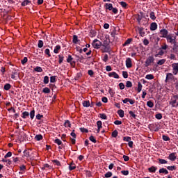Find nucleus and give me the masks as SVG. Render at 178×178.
Listing matches in <instances>:
<instances>
[{
    "mask_svg": "<svg viewBox=\"0 0 178 178\" xmlns=\"http://www.w3.org/2000/svg\"><path fill=\"white\" fill-rule=\"evenodd\" d=\"M167 40V42L169 44H176V35L173 33H169L168 35L165 38Z\"/></svg>",
    "mask_w": 178,
    "mask_h": 178,
    "instance_id": "f257e3e1",
    "label": "nucleus"
},
{
    "mask_svg": "<svg viewBox=\"0 0 178 178\" xmlns=\"http://www.w3.org/2000/svg\"><path fill=\"white\" fill-rule=\"evenodd\" d=\"M154 62L155 58L153 57V56H149L145 62V67H148V66H152Z\"/></svg>",
    "mask_w": 178,
    "mask_h": 178,
    "instance_id": "f03ea898",
    "label": "nucleus"
},
{
    "mask_svg": "<svg viewBox=\"0 0 178 178\" xmlns=\"http://www.w3.org/2000/svg\"><path fill=\"white\" fill-rule=\"evenodd\" d=\"M92 45L93 48H95V49H99L101 45H102V42H101V41L98 40L97 39H95L93 40Z\"/></svg>",
    "mask_w": 178,
    "mask_h": 178,
    "instance_id": "7ed1b4c3",
    "label": "nucleus"
},
{
    "mask_svg": "<svg viewBox=\"0 0 178 178\" xmlns=\"http://www.w3.org/2000/svg\"><path fill=\"white\" fill-rule=\"evenodd\" d=\"M172 74L174 76L177 75L178 73V63H174L172 64Z\"/></svg>",
    "mask_w": 178,
    "mask_h": 178,
    "instance_id": "20e7f679",
    "label": "nucleus"
},
{
    "mask_svg": "<svg viewBox=\"0 0 178 178\" xmlns=\"http://www.w3.org/2000/svg\"><path fill=\"white\" fill-rule=\"evenodd\" d=\"M160 34L162 38H166L169 35V31L166 29H161L160 31Z\"/></svg>",
    "mask_w": 178,
    "mask_h": 178,
    "instance_id": "39448f33",
    "label": "nucleus"
},
{
    "mask_svg": "<svg viewBox=\"0 0 178 178\" xmlns=\"http://www.w3.org/2000/svg\"><path fill=\"white\" fill-rule=\"evenodd\" d=\"M70 136L73 137V138H70L72 144H76V134L74 133V130H72V133L70 134Z\"/></svg>",
    "mask_w": 178,
    "mask_h": 178,
    "instance_id": "423d86ee",
    "label": "nucleus"
},
{
    "mask_svg": "<svg viewBox=\"0 0 178 178\" xmlns=\"http://www.w3.org/2000/svg\"><path fill=\"white\" fill-rule=\"evenodd\" d=\"M173 79H175V76H173V74L167 73L166 78H165V83H168V81H169V80H173Z\"/></svg>",
    "mask_w": 178,
    "mask_h": 178,
    "instance_id": "0eeeda50",
    "label": "nucleus"
},
{
    "mask_svg": "<svg viewBox=\"0 0 178 178\" xmlns=\"http://www.w3.org/2000/svg\"><path fill=\"white\" fill-rule=\"evenodd\" d=\"M156 29H158V24H156V22H152L150 24L151 31H155V30H156Z\"/></svg>",
    "mask_w": 178,
    "mask_h": 178,
    "instance_id": "6e6552de",
    "label": "nucleus"
},
{
    "mask_svg": "<svg viewBox=\"0 0 178 178\" xmlns=\"http://www.w3.org/2000/svg\"><path fill=\"white\" fill-rule=\"evenodd\" d=\"M126 66L128 69H130L131 66H133V64L131 63V58H128L126 60Z\"/></svg>",
    "mask_w": 178,
    "mask_h": 178,
    "instance_id": "1a4fd4ad",
    "label": "nucleus"
},
{
    "mask_svg": "<svg viewBox=\"0 0 178 178\" xmlns=\"http://www.w3.org/2000/svg\"><path fill=\"white\" fill-rule=\"evenodd\" d=\"M176 158H177L176 153H175V152L170 154V155L168 156V159H170V161H176Z\"/></svg>",
    "mask_w": 178,
    "mask_h": 178,
    "instance_id": "9d476101",
    "label": "nucleus"
},
{
    "mask_svg": "<svg viewBox=\"0 0 178 178\" xmlns=\"http://www.w3.org/2000/svg\"><path fill=\"white\" fill-rule=\"evenodd\" d=\"M108 76H109V77H114V79H119V74H118L115 72L108 73Z\"/></svg>",
    "mask_w": 178,
    "mask_h": 178,
    "instance_id": "9b49d317",
    "label": "nucleus"
},
{
    "mask_svg": "<svg viewBox=\"0 0 178 178\" xmlns=\"http://www.w3.org/2000/svg\"><path fill=\"white\" fill-rule=\"evenodd\" d=\"M30 154H31V150L30 149L24 151V156H26V158H30Z\"/></svg>",
    "mask_w": 178,
    "mask_h": 178,
    "instance_id": "f8f14e48",
    "label": "nucleus"
},
{
    "mask_svg": "<svg viewBox=\"0 0 178 178\" xmlns=\"http://www.w3.org/2000/svg\"><path fill=\"white\" fill-rule=\"evenodd\" d=\"M166 52V51L162 50V49H159V51L157 54H155L154 56L155 58H157V56H162L163 55L165 54V53Z\"/></svg>",
    "mask_w": 178,
    "mask_h": 178,
    "instance_id": "ddd939ff",
    "label": "nucleus"
},
{
    "mask_svg": "<svg viewBox=\"0 0 178 178\" xmlns=\"http://www.w3.org/2000/svg\"><path fill=\"white\" fill-rule=\"evenodd\" d=\"M172 51L178 55V45L176 43L173 44Z\"/></svg>",
    "mask_w": 178,
    "mask_h": 178,
    "instance_id": "4468645a",
    "label": "nucleus"
},
{
    "mask_svg": "<svg viewBox=\"0 0 178 178\" xmlns=\"http://www.w3.org/2000/svg\"><path fill=\"white\" fill-rule=\"evenodd\" d=\"M105 8H106V9H108V10H112V9H113V6L112 5V3H106L105 4Z\"/></svg>",
    "mask_w": 178,
    "mask_h": 178,
    "instance_id": "2eb2a0df",
    "label": "nucleus"
},
{
    "mask_svg": "<svg viewBox=\"0 0 178 178\" xmlns=\"http://www.w3.org/2000/svg\"><path fill=\"white\" fill-rule=\"evenodd\" d=\"M156 169H158L156 167L152 166L148 168V170L150 173H155V172H156Z\"/></svg>",
    "mask_w": 178,
    "mask_h": 178,
    "instance_id": "dca6fc26",
    "label": "nucleus"
},
{
    "mask_svg": "<svg viewBox=\"0 0 178 178\" xmlns=\"http://www.w3.org/2000/svg\"><path fill=\"white\" fill-rule=\"evenodd\" d=\"M159 173H163L164 175H168V173H169V171H168V170H166V168H161L159 170Z\"/></svg>",
    "mask_w": 178,
    "mask_h": 178,
    "instance_id": "f3484780",
    "label": "nucleus"
},
{
    "mask_svg": "<svg viewBox=\"0 0 178 178\" xmlns=\"http://www.w3.org/2000/svg\"><path fill=\"white\" fill-rule=\"evenodd\" d=\"M118 113L120 118H124V111L123 110H122V109L119 110L118 111Z\"/></svg>",
    "mask_w": 178,
    "mask_h": 178,
    "instance_id": "a211bd4d",
    "label": "nucleus"
},
{
    "mask_svg": "<svg viewBox=\"0 0 178 178\" xmlns=\"http://www.w3.org/2000/svg\"><path fill=\"white\" fill-rule=\"evenodd\" d=\"M59 51H60V45H56L54 50V54H58Z\"/></svg>",
    "mask_w": 178,
    "mask_h": 178,
    "instance_id": "6ab92c4d",
    "label": "nucleus"
},
{
    "mask_svg": "<svg viewBox=\"0 0 178 178\" xmlns=\"http://www.w3.org/2000/svg\"><path fill=\"white\" fill-rule=\"evenodd\" d=\"M72 42H73L74 44H77V42H79V38L77 37L76 35H73Z\"/></svg>",
    "mask_w": 178,
    "mask_h": 178,
    "instance_id": "aec40b11",
    "label": "nucleus"
},
{
    "mask_svg": "<svg viewBox=\"0 0 178 178\" xmlns=\"http://www.w3.org/2000/svg\"><path fill=\"white\" fill-rule=\"evenodd\" d=\"M65 127H72V124H70V121L69 120H65L64 123Z\"/></svg>",
    "mask_w": 178,
    "mask_h": 178,
    "instance_id": "412c9836",
    "label": "nucleus"
},
{
    "mask_svg": "<svg viewBox=\"0 0 178 178\" xmlns=\"http://www.w3.org/2000/svg\"><path fill=\"white\" fill-rule=\"evenodd\" d=\"M42 92H44V94H49V92H51V89L49 88H44L42 90Z\"/></svg>",
    "mask_w": 178,
    "mask_h": 178,
    "instance_id": "4be33fe9",
    "label": "nucleus"
},
{
    "mask_svg": "<svg viewBox=\"0 0 178 178\" xmlns=\"http://www.w3.org/2000/svg\"><path fill=\"white\" fill-rule=\"evenodd\" d=\"M131 41H133V39H131V38L127 39L125 41V42L123 44V47H126V45H129V44H130L131 42Z\"/></svg>",
    "mask_w": 178,
    "mask_h": 178,
    "instance_id": "5701e85b",
    "label": "nucleus"
},
{
    "mask_svg": "<svg viewBox=\"0 0 178 178\" xmlns=\"http://www.w3.org/2000/svg\"><path fill=\"white\" fill-rule=\"evenodd\" d=\"M43 83L44 84H48L49 83V77H48V76L44 77Z\"/></svg>",
    "mask_w": 178,
    "mask_h": 178,
    "instance_id": "b1692460",
    "label": "nucleus"
},
{
    "mask_svg": "<svg viewBox=\"0 0 178 178\" xmlns=\"http://www.w3.org/2000/svg\"><path fill=\"white\" fill-rule=\"evenodd\" d=\"M159 162L161 165H165V164L168 163V161H166L165 159H159Z\"/></svg>",
    "mask_w": 178,
    "mask_h": 178,
    "instance_id": "393cba45",
    "label": "nucleus"
},
{
    "mask_svg": "<svg viewBox=\"0 0 178 178\" xmlns=\"http://www.w3.org/2000/svg\"><path fill=\"white\" fill-rule=\"evenodd\" d=\"M58 63L60 65L63 63V59H65V57L63 56L58 55Z\"/></svg>",
    "mask_w": 178,
    "mask_h": 178,
    "instance_id": "a878e982",
    "label": "nucleus"
},
{
    "mask_svg": "<svg viewBox=\"0 0 178 178\" xmlns=\"http://www.w3.org/2000/svg\"><path fill=\"white\" fill-rule=\"evenodd\" d=\"M110 49V47H103V48H102V52H108Z\"/></svg>",
    "mask_w": 178,
    "mask_h": 178,
    "instance_id": "bb28decb",
    "label": "nucleus"
},
{
    "mask_svg": "<svg viewBox=\"0 0 178 178\" xmlns=\"http://www.w3.org/2000/svg\"><path fill=\"white\" fill-rule=\"evenodd\" d=\"M35 139L37 141H40V140H42V135H41V134L36 135V136H35Z\"/></svg>",
    "mask_w": 178,
    "mask_h": 178,
    "instance_id": "cd10ccee",
    "label": "nucleus"
},
{
    "mask_svg": "<svg viewBox=\"0 0 178 178\" xmlns=\"http://www.w3.org/2000/svg\"><path fill=\"white\" fill-rule=\"evenodd\" d=\"M165 62H166V60L161 59L157 62V65H159V66H162V65H163Z\"/></svg>",
    "mask_w": 178,
    "mask_h": 178,
    "instance_id": "c85d7f7f",
    "label": "nucleus"
},
{
    "mask_svg": "<svg viewBox=\"0 0 178 178\" xmlns=\"http://www.w3.org/2000/svg\"><path fill=\"white\" fill-rule=\"evenodd\" d=\"M145 79H147V80H154V75L153 74H147L145 76Z\"/></svg>",
    "mask_w": 178,
    "mask_h": 178,
    "instance_id": "c756f323",
    "label": "nucleus"
},
{
    "mask_svg": "<svg viewBox=\"0 0 178 178\" xmlns=\"http://www.w3.org/2000/svg\"><path fill=\"white\" fill-rule=\"evenodd\" d=\"M12 87V86H10V83H6L4 86V90H6V91H8V90H10V88Z\"/></svg>",
    "mask_w": 178,
    "mask_h": 178,
    "instance_id": "7c9ffc66",
    "label": "nucleus"
},
{
    "mask_svg": "<svg viewBox=\"0 0 178 178\" xmlns=\"http://www.w3.org/2000/svg\"><path fill=\"white\" fill-rule=\"evenodd\" d=\"M141 90H143V84L140 82L138 83V92H141Z\"/></svg>",
    "mask_w": 178,
    "mask_h": 178,
    "instance_id": "2f4dec72",
    "label": "nucleus"
},
{
    "mask_svg": "<svg viewBox=\"0 0 178 178\" xmlns=\"http://www.w3.org/2000/svg\"><path fill=\"white\" fill-rule=\"evenodd\" d=\"M149 17L152 20H155V19H156V17H155V13L154 12L150 13Z\"/></svg>",
    "mask_w": 178,
    "mask_h": 178,
    "instance_id": "473e14b6",
    "label": "nucleus"
},
{
    "mask_svg": "<svg viewBox=\"0 0 178 178\" xmlns=\"http://www.w3.org/2000/svg\"><path fill=\"white\" fill-rule=\"evenodd\" d=\"M38 48H42L44 47V42L42 40H39L38 42Z\"/></svg>",
    "mask_w": 178,
    "mask_h": 178,
    "instance_id": "72a5a7b5",
    "label": "nucleus"
},
{
    "mask_svg": "<svg viewBox=\"0 0 178 178\" xmlns=\"http://www.w3.org/2000/svg\"><path fill=\"white\" fill-rule=\"evenodd\" d=\"M83 106L85 108H88V106H90V102L89 101H84L83 103Z\"/></svg>",
    "mask_w": 178,
    "mask_h": 178,
    "instance_id": "f704fd0d",
    "label": "nucleus"
},
{
    "mask_svg": "<svg viewBox=\"0 0 178 178\" xmlns=\"http://www.w3.org/2000/svg\"><path fill=\"white\" fill-rule=\"evenodd\" d=\"M126 87H127V88H131V87H133V83H131V81H127L126 82Z\"/></svg>",
    "mask_w": 178,
    "mask_h": 178,
    "instance_id": "c9c22d12",
    "label": "nucleus"
},
{
    "mask_svg": "<svg viewBox=\"0 0 178 178\" xmlns=\"http://www.w3.org/2000/svg\"><path fill=\"white\" fill-rule=\"evenodd\" d=\"M29 3H30V1H29V0H24V1L22 3V6H27V5H29Z\"/></svg>",
    "mask_w": 178,
    "mask_h": 178,
    "instance_id": "e433bc0d",
    "label": "nucleus"
},
{
    "mask_svg": "<svg viewBox=\"0 0 178 178\" xmlns=\"http://www.w3.org/2000/svg\"><path fill=\"white\" fill-rule=\"evenodd\" d=\"M99 115H100L101 119H104V120H106V119H108V117L106 116V114H105V113H101V114H99Z\"/></svg>",
    "mask_w": 178,
    "mask_h": 178,
    "instance_id": "4c0bfd02",
    "label": "nucleus"
},
{
    "mask_svg": "<svg viewBox=\"0 0 178 178\" xmlns=\"http://www.w3.org/2000/svg\"><path fill=\"white\" fill-rule=\"evenodd\" d=\"M147 105L149 106V108H154V102L152 101H148L147 102Z\"/></svg>",
    "mask_w": 178,
    "mask_h": 178,
    "instance_id": "58836bf2",
    "label": "nucleus"
},
{
    "mask_svg": "<svg viewBox=\"0 0 178 178\" xmlns=\"http://www.w3.org/2000/svg\"><path fill=\"white\" fill-rule=\"evenodd\" d=\"M35 72H38V73H41L42 72V68L41 67H36L34 69Z\"/></svg>",
    "mask_w": 178,
    "mask_h": 178,
    "instance_id": "ea45409f",
    "label": "nucleus"
},
{
    "mask_svg": "<svg viewBox=\"0 0 178 178\" xmlns=\"http://www.w3.org/2000/svg\"><path fill=\"white\" fill-rule=\"evenodd\" d=\"M89 140L92 141V143H94L95 144L97 143V140L93 136H90Z\"/></svg>",
    "mask_w": 178,
    "mask_h": 178,
    "instance_id": "a19ab883",
    "label": "nucleus"
},
{
    "mask_svg": "<svg viewBox=\"0 0 178 178\" xmlns=\"http://www.w3.org/2000/svg\"><path fill=\"white\" fill-rule=\"evenodd\" d=\"M112 172H108L104 175V177L108 178V177H112Z\"/></svg>",
    "mask_w": 178,
    "mask_h": 178,
    "instance_id": "79ce46f5",
    "label": "nucleus"
},
{
    "mask_svg": "<svg viewBox=\"0 0 178 178\" xmlns=\"http://www.w3.org/2000/svg\"><path fill=\"white\" fill-rule=\"evenodd\" d=\"M30 114L29 113V112L27 111H25L22 113V118L23 119H26V118H28V116Z\"/></svg>",
    "mask_w": 178,
    "mask_h": 178,
    "instance_id": "37998d69",
    "label": "nucleus"
},
{
    "mask_svg": "<svg viewBox=\"0 0 178 178\" xmlns=\"http://www.w3.org/2000/svg\"><path fill=\"white\" fill-rule=\"evenodd\" d=\"M55 144H57L58 145H62V140H60V139L56 138L54 140Z\"/></svg>",
    "mask_w": 178,
    "mask_h": 178,
    "instance_id": "c03bdc74",
    "label": "nucleus"
},
{
    "mask_svg": "<svg viewBox=\"0 0 178 178\" xmlns=\"http://www.w3.org/2000/svg\"><path fill=\"white\" fill-rule=\"evenodd\" d=\"M35 115V111L33 110L30 113V118L31 119H34V116Z\"/></svg>",
    "mask_w": 178,
    "mask_h": 178,
    "instance_id": "a18cd8bd",
    "label": "nucleus"
},
{
    "mask_svg": "<svg viewBox=\"0 0 178 178\" xmlns=\"http://www.w3.org/2000/svg\"><path fill=\"white\" fill-rule=\"evenodd\" d=\"M118 131L117 130H115L114 131L112 132V137H114L115 138H116L118 137Z\"/></svg>",
    "mask_w": 178,
    "mask_h": 178,
    "instance_id": "49530a36",
    "label": "nucleus"
},
{
    "mask_svg": "<svg viewBox=\"0 0 178 178\" xmlns=\"http://www.w3.org/2000/svg\"><path fill=\"white\" fill-rule=\"evenodd\" d=\"M167 169L168 170H176V165L168 166Z\"/></svg>",
    "mask_w": 178,
    "mask_h": 178,
    "instance_id": "de8ad7c7",
    "label": "nucleus"
},
{
    "mask_svg": "<svg viewBox=\"0 0 178 178\" xmlns=\"http://www.w3.org/2000/svg\"><path fill=\"white\" fill-rule=\"evenodd\" d=\"M97 129H102V122L97 121Z\"/></svg>",
    "mask_w": 178,
    "mask_h": 178,
    "instance_id": "09e8293b",
    "label": "nucleus"
},
{
    "mask_svg": "<svg viewBox=\"0 0 178 178\" xmlns=\"http://www.w3.org/2000/svg\"><path fill=\"white\" fill-rule=\"evenodd\" d=\"M122 76H123L124 79H127V77H129V74L127 73V71H123Z\"/></svg>",
    "mask_w": 178,
    "mask_h": 178,
    "instance_id": "8fccbe9b",
    "label": "nucleus"
},
{
    "mask_svg": "<svg viewBox=\"0 0 178 178\" xmlns=\"http://www.w3.org/2000/svg\"><path fill=\"white\" fill-rule=\"evenodd\" d=\"M102 47H109V41L104 40L102 44Z\"/></svg>",
    "mask_w": 178,
    "mask_h": 178,
    "instance_id": "3c124183",
    "label": "nucleus"
},
{
    "mask_svg": "<svg viewBox=\"0 0 178 178\" xmlns=\"http://www.w3.org/2000/svg\"><path fill=\"white\" fill-rule=\"evenodd\" d=\"M163 140L164 141H169L170 140V138L166 135H163Z\"/></svg>",
    "mask_w": 178,
    "mask_h": 178,
    "instance_id": "603ef678",
    "label": "nucleus"
},
{
    "mask_svg": "<svg viewBox=\"0 0 178 178\" xmlns=\"http://www.w3.org/2000/svg\"><path fill=\"white\" fill-rule=\"evenodd\" d=\"M27 60H29L27 57H24V59L21 60V63L22 65H26V63H27Z\"/></svg>",
    "mask_w": 178,
    "mask_h": 178,
    "instance_id": "864d4df0",
    "label": "nucleus"
},
{
    "mask_svg": "<svg viewBox=\"0 0 178 178\" xmlns=\"http://www.w3.org/2000/svg\"><path fill=\"white\" fill-rule=\"evenodd\" d=\"M124 141H127V143L130 142L131 140V138L129 136H125L123 138Z\"/></svg>",
    "mask_w": 178,
    "mask_h": 178,
    "instance_id": "5fc2aeb1",
    "label": "nucleus"
},
{
    "mask_svg": "<svg viewBox=\"0 0 178 178\" xmlns=\"http://www.w3.org/2000/svg\"><path fill=\"white\" fill-rule=\"evenodd\" d=\"M167 48H168V44L164 43V44L163 46H161V47L160 49H162L163 51H166Z\"/></svg>",
    "mask_w": 178,
    "mask_h": 178,
    "instance_id": "6e6d98bb",
    "label": "nucleus"
},
{
    "mask_svg": "<svg viewBox=\"0 0 178 178\" xmlns=\"http://www.w3.org/2000/svg\"><path fill=\"white\" fill-rule=\"evenodd\" d=\"M130 116H131L132 118H134V119H136V118H137V115L134 114V112L133 111H129V112Z\"/></svg>",
    "mask_w": 178,
    "mask_h": 178,
    "instance_id": "4d7b16f0",
    "label": "nucleus"
},
{
    "mask_svg": "<svg viewBox=\"0 0 178 178\" xmlns=\"http://www.w3.org/2000/svg\"><path fill=\"white\" fill-rule=\"evenodd\" d=\"M155 118L156 119L161 120V119H162V114L161 113L156 114Z\"/></svg>",
    "mask_w": 178,
    "mask_h": 178,
    "instance_id": "13d9d810",
    "label": "nucleus"
},
{
    "mask_svg": "<svg viewBox=\"0 0 178 178\" xmlns=\"http://www.w3.org/2000/svg\"><path fill=\"white\" fill-rule=\"evenodd\" d=\"M45 55H47L49 57H51V53L49 51V49H46L44 51Z\"/></svg>",
    "mask_w": 178,
    "mask_h": 178,
    "instance_id": "bf43d9fd",
    "label": "nucleus"
},
{
    "mask_svg": "<svg viewBox=\"0 0 178 178\" xmlns=\"http://www.w3.org/2000/svg\"><path fill=\"white\" fill-rule=\"evenodd\" d=\"M72 60H73V57H72V56L69 55L68 58L67 59V63H70Z\"/></svg>",
    "mask_w": 178,
    "mask_h": 178,
    "instance_id": "052dcab7",
    "label": "nucleus"
},
{
    "mask_svg": "<svg viewBox=\"0 0 178 178\" xmlns=\"http://www.w3.org/2000/svg\"><path fill=\"white\" fill-rule=\"evenodd\" d=\"M55 81H56V76H51L50 77V82L51 83H55Z\"/></svg>",
    "mask_w": 178,
    "mask_h": 178,
    "instance_id": "680f3d73",
    "label": "nucleus"
},
{
    "mask_svg": "<svg viewBox=\"0 0 178 178\" xmlns=\"http://www.w3.org/2000/svg\"><path fill=\"white\" fill-rule=\"evenodd\" d=\"M83 74L81 73H78L75 76V80H79V79H81L82 77Z\"/></svg>",
    "mask_w": 178,
    "mask_h": 178,
    "instance_id": "e2e57ef3",
    "label": "nucleus"
},
{
    "mask_svg": "<svg viewBox=\"0 0 178 178\" xmlns=\"http://www.w3.org/2000/svg\"><path fill=\"white\" fill-rule=\"evenodd\" d=\"M76 169V165H73V163H71V165L69 166L70 170H74Z\"/></svg>",
    "mask_w": 178,
    "mask_h": 178,
    "instance_id": "0e129e2a",
    "label": "nucleus"
},
{
    "mask_svg": "<svg viewBox=\"0 0 178 178\" xmlns=\"http://www.w3.org/2000/svg\"><path fill=\"white\" fill-rule=\"evenodd\" d=\"M12 156V152H8L5 156L4 158H10Z\"/></svg>",
    "mask_w": 178,
    "mask_h": 178,
    "instance_id": "69168bd1",
    "label": "nucleus"
},
{
    "mask_svg": "<svg viewBox=\"0 0 178 178\" xmlns=\"http://www.w3.org/2000/svg\"><path fill=\"white\" fill-rule=\"evenodd\" d=\"M120 90H124V83H119Z\"/></svg>",
    "mask_w": 178,
    "mask_h": 178,
    "instance_id": "338daca9",
    "label": "nucleus"
},
{
    "mask_svg": "<svg viewBox=\"0 0 178 178\" xmlns=\"http://www.w3.org/2000/svg\"><path fill=\"white\" fill-rule=\"evenodd\" d=\"M80 131H81V133H88V129L86 128H80Z\"/></svg>",
    "mask_w": 178,
    "mask_h": 178,
    "instance_id": "774afa93",
    "label": "nucleus"
}]
</instances>
